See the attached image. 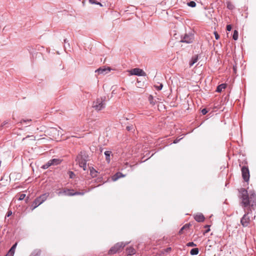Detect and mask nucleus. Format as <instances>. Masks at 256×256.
<instances>
[{
  "label": "nucleus",
  "mask_w": 256,
  "mask_h": 256,
  "mask_svg": "<svg viewBox=\"0 0 256 256\" xmlns=\"http://www.w3.org/2000/svg\"><path fill=\"white\" fill-rule=\"evenodd\" d=\"M207 112H208V111L206 108H204V109L202 110V113L204 115L206 114Z\"/></svg>",
  "instance_id": "obj_38"
},
{
  "label": "nucleus",
  "mask_w": 256,
  "mask_h": 256,
  "mask_svg": "<svg viewBox=\"0 0 256 256\" xmlns=\"http://www.w3.org/2000/svg\"><path fill=\"white\" fill-rule=\"evenodd\" d=\"M52 165H51L50 161H48L46 164H44L42 166V168H44V169H46V168H49Z\"/></svg>",
  "instance_id": "obj_26"
},
{
  "label": "nucleus",
  "mask_w": 256,
  "mask_h": 256,
  "mask_svg": "<svg viewBox=\"0 0 256 256\" xmlns=\"http://www.w3.org/2000/svg\"><path fill=\"white\" fill-rule=\"evenodd\" d=\"M48 196V194L46 193L44 194H42V195L36 198L34 201L33 202L30 208L32 210H34L36 208H37L38 206H39L40 204H42L44 201L46 200Z\"/></svg>",
  "instance_id": "obj_2"
},
{
  "label": "nucleus",
  "mask_w": 256,
  "mask_h": 256,
  "mask_svg": "<svg viewBox=\"0 0 256 256\" xmlns=\"http://www.w3.org/2000/svg\"><path fill=\"white\" fill-rule=\"evenodd\" d=\"M210 228H208V230H206L204 232V234H205L206 233H208L210 232Z\"/></svg>",
  "instance_id": "obj_41"
},
{
  "label": "nucleus",
  "mask_w": 256,
  "mask_h": 256,
  "mask_svg": "<svg viewBox=\"0 0 256 256\" xmlns=\"http://www.w3.org/2000/svg\"><path fill=\"white\" fill-rule=\"evenodd\" d=\"M152 98H153L152 96H149L148 99H149V100L150 101V104H154L152 102Z\"/></svg>",
  "instance_id": "obj_37"
},
{
  "label": "nucleus",
  "mask_w": 256,
  "mask_h": 256,
  "mask_svg": "<svg viewBox=\"0 0 256 256\" xmlns=\"http://www.w3.org/2000/svg\"><path fill=\"white\" fill-rule=\"evenodd\" d=\"M112 152L110 151H106L104 152V154L106 156V160L110 162V154H111Z\"/></svg>",
  "instance_id": "obj_23"
},
{
  "label": "nucleus",
  "mask_w": 256,
  "mask_h": 256,
  "mask_svg": "<svg viewBox=\"0 0 256 256\" xmlns=\"http://www.w3.org/2000/svg\"><path fill=\"white\" fill-rule=\"evenodd\" d=\"M238 32L235 30L234 32V34L232 36V38L234 40H237L238 38Z\"/></svg>",
  "instance_id": "obj_24"
},
{
  "label": "nucleus",
  "mask_w": 256,
  "mask_h": 256,
  "mask_svg": "<svg viewBox=\"0 0 256 256\" xmlns=\"http://www.w3.org/2000/svg\"><path fill=\"white\" fill-rule=\"evenodd\" d=\"M226 87V84H222L219 85L216 88V92H220L222 91L223 90H224Z\"/></svg>",
  "instance_id": "obj_20"
},
{
  "label": "nucleus",
  "mask_w": 256,
  "mask_h": 256,
  "mask_svg": "<svg viewBox=\"0 0 256 256\" xmlns=\"http://www.w3.org/2000/svg\"><path fill=\"white\" fill-rule=\"evenodd\" d=\"M198 60V56H195L192 58V60L190 62V66H192L193 64H194Z\"/></svg>",
  "instance_id": "obj_21"
},
{
  "label": "nucleus",
  "mask_w": 256,
  "mask_h": 256,
  "mask_svg": "<svg viewBox=\"0 0 256 256\" xmlns=\"http://www.w3.org/2000/svg\"><path fill=\"white\" fill-rule=\"evenodd\" d=\"M52 166H55L60 164L62 160L58 158H54L49 160Z\"/></svg>",
  "instance_id": "obj_18"
},
{
  "label": "nucleus",
  "mask_w": 256,
  "mask_h": 256,
  "mask_svg": "<svg viewBox=\"0 0 256 256\" xmlns=\"http://www.w3.org/2000/svg\"><path fill=\"white\" fill-rule=\"evenodd\" d=\"M68 174L70 178H74L75 177V174L72 171H69Z\"/></svg>",
  "instance_id": "obj_27"
},
{
  "label": "nucleus",
  "mask_w": 256,
  "mask_h": 256,
  "mask_svg": "<svg viewBox=\"0 0 256 256\" xmlns=\"http://www.w3.org/2000/svg\"><path fill=\"white\" fill-rule=\"evenodd\" d=\"M172 250V248H166V249H164L163 250H162V251H160V253L161 254H164L165 252H170Z\"/></svg>",
  "instance_id": "obj_25"
},
{
  "label": "nucleus",
  "mask_w": 256,
  "mask_h": 256,
  "mask_svg": "<svg viewBox=\"0 0 256 256\" xmlns=\"http://www.w3.org/2000/svg\"><path fill=\"white\" fill-rule=\"evenodd\" d=\"M162 86H163V85L162 84H160L159 86H155V87L158 90H162Z\"/></svg>",
  "instance_id": "obj_33"
},
{
  "label": "nucleus",
  "mask_w": 256,
  "mask_h": 256,
  "mask_svg": "<svg viewBox=\"0 0 256 256\" xmlns=\"http://www.w3.org/2000/svg\"><path fill=\"white\" fill-rule=\"evenodd\" d=\"M25 197H26L25 194H20V196L18 198V200H24Z\"/></svg>",
  "instance_id": "obj_30"
},
{
  "label": "nucleus",
  "mask_w": 256,
  "mask_h": 256,
  "mask_svg": "<svg viewBox=\"0 0 256 256\" xmlns=\"http://www.w3.org/2000/svg\"><path fill=\"white\" fill-rule=\"evenodd\" d=\"M191 224H184L180 230L179 234H184L186 231L190 229Z\"/></svg>",
  "instance_id": "obj_13"
},
{
  "label": "nucleus",
  "mask_w": 256,
  "mask_h": 256,
  "mask_svg": "<svg viewBox=\"0 0 256 256\" xmlns=\"http://www.w3.org/2000/svg\"><path fill=\"white\" fill-rule=\"evenodd\" d=\"M124 176H125L122 173L118 172L112 176V181L114 182L117 180L118 178H124Z\"/></svg>",
  "instance_id": "obj_15"
},
{
  "label": "nucleus",
  "mask_w": 256,
  "mask_h": 256,
  "mask_svg": "<svg viewBox=\"0 0 256 256\" xmlns=\"http://www.w3.org/2000/svg\"><path fill=\"white\" fill-rule=\"evenodd\" d=\"M174 143H176V140H174Z\"/></svg>",
  "instance_id": "obj_44"
},
{
  "label": "nucleus",
  "mask_w": 256,
  "mask_h": 256,
  "mask_svg": "<svg viewBox=\"0 0 256 256\" xmlns=\"http://www.w3.org/2000/svg\"><path fill=\"white\" fill-rule=\"evenodd\" d=\"M65 195L68 196H73L75 195H84L83 192H74L73 190L65 189L62 192Z\"/></svg>",
  "instance_id": "obj_9"
},
{
  "label": "nucleus",
  "mask_w": 256,
  "mask_h": 256,
  "mask_svg": "<svg viewBox=\"0 0 256 256\" xmlns=\"http://www.w3.org/2000/svg\"><path fill=\"white\" fill-rule=\"evenodd\" d=\"M128 130H131L134 129V127L132 125L127 126L126 128Z\"/></svg>",
  "instance_id": "obj_32"
},
{
  "label": "nucleus",
  "mask_w": 256,
  "mask_h": 256,
  "mask_svg": "<svg viewBox=\"0 0 256 256\" xmlns=\"http://www.w3.org/2000/svg\"><path fill=\"white\" fill-rule=\"evenodd\" d=\"M194 220L198 222H202L204 220V217L202 214H198L194 216Z\"/></svg>",
  "instance_id": "obj_14"
},
{
  "label": "nucleus",
  "mask_w": 256,
  "mask_h": 256,
  "mask_svg": "<svg viewBox=\"0 0 256 256\" xmlns=\"http://www.w3.org/2000/svg\"><path fill=\"white\" fill-rule=\"evenodd\" d=\"M130 75H136L138 76H146V73L142 69L139 68H134L129 71Z\"/></svg>",
  "instance_id": "obj_7"
},
{
  "label": "nucleus",
  "mask_w": 256,
  "mask_h": 256,
  "mask_svg": "<svg viewBox=\"0 0 256 256\" xmlns=\"http://www.w3.org/2000/svg\"><path fill=\"white\" fill-rule=\"evenodd\" d=\"M239 198L241 199L242 206L244 208L249 206L251 210H254L256 208V194L254 191H250L248 194V191L241 188L238 190Z\"/></svg>",
  "instance_id": "obj_1"
},
{
  "label": "nucleus",
  "mask_w": 256,
  "mask_h": 256,
  "mask_svg": "<svg viewBox=\"0 0 256 256\" xmlns=\"http://www.w3.org/2000/svg\"><path fill=\"white\" fill-rule=\"evenodd\" d=\"M76 161L80 167L82 168L84 170H86V161L85 159L83 158L81 154L77 156Z\"/></svg>",
  "instance_id": "obj_5"
},
{
  "label": "nucleus",
  "mask_w": 256,
  "mask_h": 256,
  "mask_svg": "<svg viewBox=\"0 0 256 256\" xmlns=\"http://www.w3.org/2000/svg\"><path fill=\"white\" fill-rule=\"evenodd\" d=\"M186 246H195L196 244L193 242H190L186 244Z\"/></svg>",
  "instance_id": "obj_31"
},
{
  "label": "nucleus",
  "mask_w": 256,
  "mask_h": 256,
  "mask_svg": "<svg viewBox=\"0 0 256 256\" xmlns=\"http://www.w3.org/2000/svg\"><path fill=\"white\" fill-rule=\"evenodd\" d=\"M188 6H191V7H195L196 6V4L194 2V1H191L190 2L188 3Z\"/></svg>",
  "instance_id": "obj_28"
},
{
  "label": "nucleus",
  "mask_w": 256,
  "mask_h": 256,
  "mask_svg": "<svg viewBox=\"0 0 256 256\" xmlns=\"http://www.w3.org/2000/svg\"><path fill=\"white\" fill-rule=\"evenodd\" d=\"M228 8H229V9H232L233 8V6L231 4H228Z\"/></svg>",
  "instance_id": "obj_40"
},
{
  "label": "nucleus",
  "mask_w": 256,
  "mask_h": 256,
  "mask_svg": "<svg viewBox=\"0 0 256 256\" xmlns=\"http://www.w3.org/2000/svg\"><path fill=\"white\" fill-rule=\"evenodd\" d=\"M12 214V211H8V212H7V214H6V216L8 217L10 216H11Z\"/></svg>",
  "instance_id": "obj_39"
},
{
  "label": "nucleus",
  "mask_w": 256,
  "mask_h": 256,
  "mask_svg": "<svg viewBox=\"0 0 256 256\" xmlns=\"http://www.w3.org/2000/svg\"><path fill=\"white\" fill-rule=\"evenodd\" d=\"M90 174L92 178H96L98 176V172L94 168H90Z\"/></svg>",
  "instance_id": "obj_17"
},
{
  "label": "nucleus",
  "mask_w": 256,
  "mask_h": 256,
  "mask_svg": "<svg viewBox=\"0 0 256 256\" xmlns=\"http://www.w3.org/2000/svg\"><path fill=\"white\" fill-rule=\"evenodd\" d=\"M242 176L245 182H248L250 178V172L248 168L246 166L242 168Z\"/></svg>",
  "instance_id": "obj_8"
},
{
  "label": "nucleus",
  "mask_w": 256,
  "mask_h": 256,
  "mask_svg": "<svg viewBox=\"0 0 256 256\" xmlns=\"http://www.w3.org/2000/svg\"><path fill=\"white\" fill-rule=\"evenodd\" d=\"M194 39V38L192 36H185L184 38L183 42H186L187 43H190L192 42Z\"/></svg>",
  "instance_id": "obj_19"
},
{
  "label": "nucleus",
  "mask_w": 256,
  "mask_h": 256,
  "mask_svg": "<svg viewBox=\"0 0 256 256\" xmlns=\"http://www.w3.org/2000/svg\"><path fill=\"white\" fill-rule=\"evenodd\" d=\"M208 226H208V225H206V226H205V228H208Z\"/></svg>",
  "instance_id": "obj_42"
},
{
  "label": "nucleus",
  "mask_w": 256,
  "mask_h": 256,
  "mask_svg": "<svg viewBox=\"0 0 256 256\" xmlns=\"http://www.w3.org/2000/svg\"><path fill=\"white\" fill-rule=\"evenodd\" d=\"M199 250L198 248H194L190 250V254L191 255H196L198 254Z\"/></svg>",
  "instance_id": "obj_22"
},
{
  "label": "nucleus",
  "mask_w": 256,
  "mask_h": 256,
  "mask_svg": "<svg viewBox=\"0 0 256 256\" xmlns=\"http://www.w3.org/2000/svg\"><path fill=\"white\" fill-rule=\"evenodd\" d=\"M50 135L54 138H56V136L59 135L58 130L56 128H51L50 130Z\"/></svg>",
  "instance_id": "obj_11"
},
{
  "label": "nucleus",
  "mask_w": 256,
  "mask_h": 256,
  "mask_svg": "<svg viewBox=\"0 0 256 256\" xmlns=\"http://www.w3.org/2000/svg\"><path fill=\"white\" fill-rule=\"evenodd\" d=\"M125 246V244L122 242H118L114 244L109 250L110 254H114L120 252Z\"/></svg>",
  "instance_id": "obj_4"
},
{
  "label": "nucleus",
  "mask_w": 256,
  "mask_h": 256,
  "mask_svg": "<svg viewBox=\"0 0 256 256\" xmlns=\"http://www.w3.org/2000/svg\"><path fill=\"white\" fill-rule=\"evenodd\" d=\"M29 137H32L33 138L32 140H36V137L34 136H26V138H24L23 139H22V140H24L26 138H29Z\"/></svg>",
  "instance_id": "obj_35"
},
{
  "label": "nucleus",
  "mask_w": 256,
  "mask_h": 256,
  "mask_svg": "<svg viewBox=\"0 0 256 256\" xmlns=\"http://www.w3.org/2000/svg\"><path fill=\"white\" fill-rule=\"evenodd\" d=\"M105 100L102 98H98L96 101L94 102L92 104V107L97 111L102 110L105 108Z\"/></svg>",
  "instance_id": "obj_3"
},
{
  "label": "nucleus",
  "mask_w": 256,
  "mask_h": 256,
  "mask_svg": "<svg viewBox=\"0 0 256 256\" xmlns=\"http://www.w3.org/2000/svg\"><path fill=\"white\" fill-rule=\"evenodd\" d=\"M18 243L16 242L8 250L5 256H14Z\"/></svg>",
  "instance_id": "obj_10"
},
{
  "label": "nucleus",
  "mask_w": 256,
  "mask_h": 256,
  "mask_svg": "<svg viewBox=\"0 0 256 256\" xmlns=\"http://www.w3.org/2000/svg\"><path fill=\"white\" fill-rule=\"evenodd\" d=\"M232 30V26L230 24L227 25L226 26V30L228 31H230Z\"/></svg>",
  "instance_id": "obj_36"
},
{
  "label": "nucleus",
  "mask_w": 256,
  "mask_h": 256,
  "mask_svg": "<svg viewBox=\"0 0 256 256\" xmlns=\"http://www.w3.org/2000/svg\"><path fill=\"white\" fill-rule=\"evenodd\" d=\"M23 122H26V120H23Z\"/></svg>",
  "instance_id": "obj_43"
},
{
  "label": "nucleus",
  "mask_w": 256,
  "mask_h": 256,
  "mask_svg": "<svg viewBox=\"0 0 256 256\" xmlns=\"http://www.w3.org/2000/svg\"><path fill=\"white\" fill-rule=\"evenodd\" d=\"M136 252V250L132 246L127 248L126 249V253L128 255H132Z\"/></svg>",
  "instance_id": "obj_16"
},
{
  "label": "nucleus",
  "mask_w": 256,
  "mask_h": 256,
  "mask_svg": "<svg viewBox=\"0 0 256 256\" xmlns=\"http://www.w3.org/2000/svg\"><path fill=\"white\" fill-rule=\"evenodd\" d=\"M90 2L91 4H99L100 5V6H102V4L100 3V2H96V0H88Z\"/></svg>",
  "instance_id": "obj_29"
},
{
  "label": "nucleus",
  "mask_w": 256,
  "mask_h": 256,
  "mask_svg": "<svg viewBox=\"0 0 256 256\" xmlns=\"http://www.w3.org/2000/svg\"><path fill=\"white\" fill-rule=\"evenodd\" d=\"M248 214L249 212H248L244 214L241 219L240 223L244 227L248 226L252 221V219L248 216Z\"/></svg>",
  "instance_id": "obj_6"
},
{
  "label": "nucleus",
  "mask_w": 256,
  "mask_h": 256,
  "mask_svg": "<svg viewBox=\"0 0 256 256\" xmlns=\"http://www.w3.org/2000/svg\"><path fill=\"white\" fill-rule=\"evenodd\" d=\"M110 70H111V68L110 67H108L106 68H98L97 70H96V72H98V74H102L107 73L108 72H110Z\"/></svg>",
  "instance_id": "obj_12"
},
{
  "label": "nucleus",
  "mask_w": 256,
  "mask_h": 256,
  "mask_svg": "<svg viewBox=\"0 0 256 256\" xmlns=\"http://www.w3.org/2000/svg\"><path fill=\"white\" fill-rule=\"evenodd\" d=\"M214 36H215L216 39V40L219 39L220 36H219L218 34V32H214Z\"/></svg>",
  "instance_id": "obj_34"
}]
</instances>
